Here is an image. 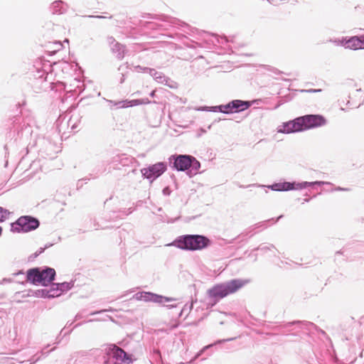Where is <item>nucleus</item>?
<instances>
[{
  "instance_id": "f257e3e1",
  "label": "nucleus",
  "mask_w": 364,
  "mask_h": 364,
  "mask_svg": "<svg viewBox=\"0 0 364 364\" xmlns=\"http://www.w3.org/2000/svg\"><path fill=\"white\" fill-rule=\"evenodd\" d=\"M210 244L208 238L199 235H186L178 237L170 245L187 250H199L208 247Z\"/></svg>"
},
{
  "instance_id": "f03ea898",
  "label": "nucleus",
  "mask_w": 364,
  "mask_h": 364,
  "mask_svg": "<svg viewBox=\"0 0 364 364\" xmlns=\"http://www.w3.org/2000/svg\"><path fill=\"white\" fill-rule=\"evenodd\" d=\"M55 271L52 268L41 269L40 268L31 269L27 272V280L33 284L48 285L53 279Z\"/></svg>"
},
{
  "instance_id": "7ed1b4c3",
  "label": "nucleus",
  "mask_w": 364,
  "mask_h": 364,
  "mask_svg": "<svg viewBox=\"0 0 364 364\" xmlns=\"http://www.w3.org/2000/svg\"><path fill=\"white\" fill-rule=\"evenodd\" d=\"M246 284L245 281L233 279L225 284L214 287L209 291V295L212 298L222 299L230 294H233Z\"/></svg>"
},
{
  "instance_id": "20e7f679",
  "label": "nucleus",
  "mask_w": 364,
  "mask_h": 364,
  "mask_svg": "<svg viewBox=\"0 0 364 364\" xmlns=\"http://www.w3.org/2000/svg\"><path fill=\"white\" fill-rule=\"evenodd\" d=\"M38 225L39 222L37 219L31 216H22L16 223L12 224V229L18 232H27L36 229Z\"/></svg>"
},
{
  "instance_id": "39448f33",
  "label": "nucleus",
  "mask_w": 364,
  "mask_h": 364,
  "mask_svg": "<svg viewBox=\"0 0 364 364\" xmlns=\"http://www.w3.org/2000/svg\"><path fill=\"white\" fill-rule=\"evenodd\" d=\"M108 353L112 355L114 359L112 364H131L132 363L131 355L114 344L109 346Z\"/></svg>"
},
{
  "instance_id": "423d86ee",
  "label": "nucleus",
  "mask_w": 364,
  "mask_h": 364,
  "mask_svg": "<svg viewBox=\"0 0 364 364\" xmlns=\"http://www.w3.org/2000/svg\"><path fill=\"white\" fill-rule=\"evenodd\" d=\"M304 129H308L316 127H321L326 124L325 118L318 114H309L301 117Z\"/></svg>"
},
{
  "instance_id": "0eeeda50",
  "label": "nucleus",
  "mask_w": 364,
  "mask_h": 364,
  "mask_svg": "<svg viewBox=\"0 0 364 364\" xmlns=\"http://www.w3.org/2000/svg\"><path fill=\"white\" fill-rule=\"evenodd\" d=\"M195 162L200 166V163L193 156L188 155H179L175 159L174 166L178 171H185L191 167Z\"/></svg>"
},
{
  "instance_id": "6e6552de",
  "label": "nucleus",
  "mask_w": 364,
  "mask_h": 364,
  "mask_svg": "<svg viewBox=\"0 0 364 364\" xmlns=\"http://www.w3.org/2000/svg\"><path fill=\"white\" fill-rule=\"evenodd\" d=\"M133 298L138 301H153L156 303H161L164 301H173L171 298L164 297L151 292H139L134 295Z\"/></svg>"
},
{
  "instance_id": "1a4fd4ad",
  "label": "nucleus",
  "mask_w": 364,
  "mask_h": 364,
  "mask_svg": "<svg viewBox=\"0 0 364 364\" xmlns=\"http://www.w3.org/2000/svg\"><path fill=\"white\" fill-rule=\"evenodd\" d=\"M166 168L164 164L158 163L147 168H143L141 173L147 178H156L161 176L166 171Z\"/></svg>"
},
{
  "instance_id": "9d476101",
  "label": "nucleus",
  "mask_w": 364,
  "mask_h": 364,
  "mask_svg": "<svg viewBox=\"0 0 364 364\" xmlns=\"http://www.w3.org/2000/svg\"><path fill=\"white\" fill-rule=\"evenodd\" d=\"M304 123L301 117L284 124L283 129H279L282 133H291L304 130Z\"/></svg>"
},
{
  "instance_id": "9b49d317",
  "label": "nucleus",
  "mask_w": 364,
  "mask_h": 364,
  "mask_svg": "<svg viewBox=\"0 0 364 364\" xmlns=\"http://www.w3.org/2000/svg\"><path fill=\"white\" fill-rule=\"evenodd\" d=\"M250 104L248 102L242 100H233L228 105L224 106V109L222 110L225 113L232 112H241L250 107Z\"/></svg>"
},
{
  "instance_id": "f8f14e48",
  "label": "nucleus",
  "mask_w": 364,
  "mask_h": 364,
  "mask_svg": "<svg viewBox=\"0 0 364 364\" xmlns=\"http://www.w3.org/2000/svg\"><path fill=\"white\" fill-rule=\"evenodd\" d=\"M344 46L347 48L358 50L364 48V38L363 36L360 37L353 36L346 41Z\"/></svg>"
},
{
  "instance_id": "ddd939ff",
  "label": "nucleus",
  "mask_w": 364,
  "mask_h": 364,
  "mask_svg": "<svg viewBox=\"0 0 364 364\" xmlns=\"http://www.w3.org/2000/svg\"><path fill=\"white\" fill-rule=\"evenodd\" d=\"M272 188L277 191H289L294 188V184L289 182L275 183L272 185Z\"/></svg>"
},
{
  "instance_id": "4468645a",
  "label": "nucleus",
  "mask_w": 364,
  "mask_h": 364,
  "mask_svg": "<svg viewBox=\"0 0 364 364\" xmlns=\"http://www.w3.org/2000/svg\"><path fill=\"white\" fill-rule=\"evenodd\" d=\"M10 215V212L6 209L0 207V222L6 220Z\"/></svg>"
},
{
  "instance_id": "2eb2a0df",
  "label": "nucleus",
  "mask_w": 364,
  "mask_h": 364,
  "mask_svg": "<svg viewBox=\"0 0 364 364\" xmlns=\"http://www.w3.org/2000/svg\"><path fill=\"white\" fill-rule=\"evenodd\" d=\"M61 290H59L58 289H51L48 293V297H55V296H59L60 294H61Z\"/></svg>"
},
{
  "instance_id": "dca6fc26",
  "label": "nucleus",
  "mask_w": 364,
  "mask_h": 364,
  "mask_svg": "<svg viewBox=\"0 0 364 364\" xmlns=\"http://www.w3.org/2000/svg\"><path fill=\"white\" fill-rule=\"evenodd\" d=\"M178 326V321H176L173 325L170 326L171 328H175Z\"/></svg>"
},
{
  "instance_id": "f3484780",
  "label": "nucleus",
  "mask_w": 364,
  "mask_h": 364,
  "mask_svg": "<svg viewBox=\"0 0 364 364\" xmlns=\"http://www.w3.org/2000/svg\"><path fill=\"white\" fill-rule=\"evenodd\" d=\"M192 166H194L196 168H199V167H200V166H198V164H196L195 162H193V163Z\"/></svg>"
},
{
  "instance_id": "a211bd4d",
  "label": "nucleus",
  "mask_w": 364,
  "mask_h": 364,
  "mask_svg": "<svg viewBox=\"0 0 364 364\" xmlns=\"http://www.w3.org/2000/svg\"><path fill=\"white\" fill-rule=\"evenodd\" d=\"M1 232H2V228L0 226V235H1Z\"/></svg>"
}]
</instances>
